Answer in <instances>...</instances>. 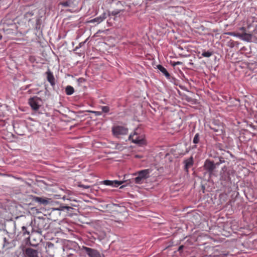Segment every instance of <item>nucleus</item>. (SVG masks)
<instances>
[{"label":"nucleus","mask_w":257,"mask_h":257,"mask_svg":"<svg viewBox=\"0 0 257 257\" xmlns=\"http://www.w3.org/2000/svg\"><path fill=\"white\" fill-rule=\"evenodd\" d=\"M221 178H222V179H223L224 180H230V177H229V175L228 173H227V175H225L224 177L223 176V175H222Z\"/></svg>","instance_id":"obj_22"},{"label":"nucleus","mask_w":257,"mask_h":257,"mask_svg":"<svg viewBox=\"0 0 257 257\" xmlns=\"http://www.w3.org/2000/svg\"><path fill=\"white\" fill-rule=\"evenodd\" d=\"M2 36L0 35V40L2 39Z\"/></svg>","instance_id":"obj_33"},{"label":"nucleus","mask_w":257,"mask_h":257,"mask_svg":"<svg viewBox=\"0 0 257 257\" xmlns=\"http://www.w3.org/2000/svg\"><path fill=\"white\" fill-rule=\"evenodd\" d=\"M92 113H94L96 116H99L102 114V112L98 111H92Z\"/></svg>","instance_id":"obj_23"},{"label":"nucleus","mask_w":257,"mask_h":257,"mask_svg":"<svg viewBox=\"0 0 257 257\" xmlns=\"http://www.w3.org/2000/svg\"><path fill=\"white\" fill-rule=\"evenodd\" d=\"M227 34L230 36L238 37L240 39L247 42H250L252 37V35L251 34H240L239 33L228 32Z\"/></svg>","instance_id":"obj_4"},{"label":"nucleus","mask_w":257,"mask_h":257,"mask_svg":"<svg viewBox=\"0 0 257 257\" xmlns=\"http://www.w3.org/2000/svg\"><path fill=\"white\" fill-rule=\"evenodd\" d=\"M100 184H104L107 186H111L113 187H118L122 184V181L117 180L110 181V180H104L100 182Z\"/></svg>","instance_id":"obj_10"},{"label":"nucleus","mask_w":257,"mask_h":257,"mask_svg":"<svg viewBox=\"0 0 257 257\" xmlns=\"http://www.w3.org/2000/svg\"><path fill=\"white\" fill-rule=\"evenodd\" d=\"M194 160L192 156H191L187 159L184 161V164L185 165V170L186 172L188 171V169L192 167L193 165Z\"/></svg>","instance_id":"obj_11"},{"label":"nucleus","mask_w":257,"mask_h":257,"mask_svg":"<svg viewBox=\"0 0 257 257\" xmlns=\"http://www.w3.org/2000/svg\"><path fill=\"white\" fill-rule=\"evenodd\" d=\"M101 109L102 110V112L105 113H107L109 111V107L108 106H101Z\"/></svg>","instance_id":"obj_21"},{"label":"nucleus","mask_w":257,"mask_h":257,"mask_svg":"<svg viewBox=\"0 0 257 257\" xmlns=\"http://www.w3.org/2000/svg\"><path fill=\"white\" fill-rule=\"evenodd\" d=\"M70 208L71 207L69 206L61 205L59 208H53V210H64L65 209L69 210Z\"/></svg>","instance_id":"obj_17"},{"label":"nucleus","mask_w":257,"mask_h":257,"mask_svg":"<svg viewBox=\"0 0 257 257\" xmlns=\"http://www.w3.org/2000/svg\"><path fill=\"white\" fill-rule=\"evenodd\" d=\"M74 92V88L70 85L67 86L65 88V92L67 95H72Z\"/></svg>","instance_id":"obj_14"},{"label":"nucleus","mask_w":257,"mask_h":257,"mask_svg":"<svg viewBox=\"0 0 257 257\" xmlns=\"http://www.w3.org/2000/svg\"><path fill=\"white\" fill-rule=\"evenodd\" d=\"M107 17V15L105 13H103L100 16L96 17L90 21L91 23L96 22L98 24L104 21Z\"/></svg>","instance_id":"obj_12"},{"label":"nucleus","mask_w":257,"mask_h":257,"mask_svg":"<svg viewBox=\"0 0 257 257\" xmlns=\"http://www.w3.org/2000/svg\"><path fill=\"white\" fill-rule=\"evenodd\" d=\"M182 64V62H180V61H177V62H174L172 65L174 66H177V65H180Z\"/></svg>","instance_id":"obj_26"},{"label":"nucleus","mask_w":257,"mask_h":257,"mask_svg":"<svg viewBox=\"0 0 257 257\" xmlns=\"http://www.w3.org/2000/svg\"><path fill=\"white\" fill-rule=\"evenodd\" d=\"M204 169L207 171L210 174L212 173L215 168V165L213 162L209 160L205 161L204 164Z\"/></svg>","instance_id":"obj_9"},{"label":"nucleus","mask_w":257,"mask_h":257,"mask_svg":"<svg viewBox=\"0 0 257 257\" xmlns=\"http://www.w3.org/2000/svg\"><path fill=\"white\" fill-rule=\"evenodd\" d=\"M199 141H200V135L198 133H197L195 135V136L193 138V143L195 144H197L199 143Z\"/></svg>","instance_id":"obj_18"},{"label":"nucleus","mask_w":257,"mask_h":257,"mask_svg":"<svg viewBox=\"0 0 257 257\" xmlns=\"http://www.w3.org/2000/svg\"><path fill=\"white\" fill-rule=\"evenodd\" d=\"M36 201L43 204H47L48 202L46 199L38 197L36 198Z\"/></svg>","instance_id":"obj_19"},{"label":"nucleus","mask_w":257,"mask_h":257,"mask_svg":"<svg viewBox=\"0 0 257 257\" xmlns=\"http://www.w3.org/2000/svg\"><path fill=\"white\" fill-rule=\"evenodd\" d=\"M212 55V53L209 51H205L202 53V56L204 57H209Z\"/></svg>","instance_id":"obj_20"},{"label":"nucleus","mask_w":257,"mask_h":257,"mask_svg":"<svg viewBox=\"0 0 257 257\" xmlns=\"http://www.w3.org/2000/svg\"><path fill=\"white\" fill-rule=\"evenodd\" d=\"M4 244H3V246L4 247H6L7 246V244L9 243L7 241V240L6 239V237H5L4 238Z\"/></svg>","instance_id":"obj_27"},{"label":"nucleus","mask_w":257,"mask_h":257,"mask_svg":"<svg viewBox=\"0 0 257 257\" xmlns=\"http://www.w3.org/2000/svg\"><path fill=\"white\" fill-rule=\"evenodd\" d=\"M80 186L81 187H82V188H85V189H88L89 188V186H86V185H81Z\"/></svg>","instance_id":"obj_29"},{"label":"nucleus","mask_w":257,"mask_h":257,"mask_svg":"<svg viewBox=\"0 0 257 257\" xmlns=\"http://www.w3.org/2000/svg\"><path fill=\"white\" fill-rule=\"evenodd\" d=\"M28 103L33 110H38L42 105V100L38 96H34L29 98Z\"/></svg>","instance_id":"obj_3"},{"label":"nucleus","mask_w":257,"mask_h":257,"mask_svg":"<svg viewBox=\"0 0 257 257\" xmlns=\"http://www.w3.org/2000/svg\"><path fill=\"white\" fill-rule=\"evenodd\" d=\"M47 80L51 85L54 84V77L53 74L50 72L48 73Z\"/></svg>","instance_id":"obj_16"},{"label":"nucleus","mask_w":257,"mask_h":257,"mask_svg":"<svg viewBox=\"0 0 257 257\" xmlns=\"http://www.w3.org/2000/svg\"><path fill=\"white\" fill-rule=\"evenodd\" d=\"M83 250L89 257H101L100 253L96 249L83 246Z\"/></svg>","instance_id":"obj_5"},{"label":"nucleus","mask_w":257,"mask_h":257,"mask_svg":"<svg viewBox=\"0 0 257 257\" xmlns=\"http://www.w3.org/2000/svg\"><path fill=\"white\" fill-rule=\"evenodd\" d=\"M157 68L168 78L170 76L167 69L161 65H157Z\"/></svg>","instance_id":"obj_13"},{"label":"nucleus","mask_w":257,"mask_h":257,"mask_svg":"<svg viewBox=\"0 0 257 257\" xmlns=\"http://www.w3.org/2000/svg\"><path fill=\"white\" fill-rule=\"evenodd\" d=\"M239 30L242 32V33L241 34H244V33L245 34H247L246 32V29L244 27H240L239 28Z\"/></svg>","instance_id":"obj_24"},{"label":"nucleus","mask_w":257,"mask_h":257,"mask_svg":"<svg viewBox=\"0 0 257 257\" xmlns=\"http://www.w3.org/2000/svg\"><path fill=\"white\" fill-rule=\"evenodd\" d=\"M228 254V252L227 251H222V253H221L219 255H218L219 256H226L227 254Z\"/></svg>","instance_id":"obj_25"},{"label":"nucleus","mask_w":257,"mask_h":257,"mask_svg":"<svg viewBox=\"0 0 257 257\" xmlns=\"http://www.w3.org/2000/svg\"><path fill=\"white\" fill-rule=\"evenodd\" d=\"M210 127L216 133L217 135H220L223 133L224 127L222 124L221 123L218 124L215 122L212 123Z\"/></svg>","instance_id":"obj_8"},{"label":"nucleus","mask_w":257,"mask_h":257,"mask_svg":"<svg viewBox=\"0 0 257 257\" xmlns=\"http://www.w3.org/2000/svg\"><path fill=\"white\" fill-rule=\"evenodd\" d=\"M183 247H184L183 245L180 246L178 248V251H180L183 248Z\"/></svg>","instance_id":"obj_30"},{"label":"nucleus","mask_w":257,"mask_h":257,"mask_svg":"<svg viewBox=\"0 0 257 257\" xmlns=\"http://www.w3.org/2000/svg\"><path fill=\"white\" fill-rule=\"evenodd\" d=\"M23 252L25 257H39L38 250L30 247L26 248Z\"/></svg>","instance_id":"obj_6"},{"label":"nucleus","mask_w":257,"mask_h":257,"mask_svg":"<svg viewBox=\"0 0 257 257\" xmlns=\"http://www.w3.org/2000/svg\"><path fill=\"white\" fill-rule=\"evenodd\" d=\"M3 106V104L0 102V107H1Z\"/></svg>","instance_id":"obj_32"},{"label":"nucleus","mask_w":257,"mask_h":257,"mask_svg":"<svg viewBox=\"0 0 257 257\" xmlns=\"http://www.w3.org/2000/svg\"><path fill=\"white\" fill-rule=\"evenodd\" d=\"M138 131V129L135 130L134 133L130 135L129 140L134 143L142 145L145 143L144 136L139 134Z\"/></svg>","instance_id":"obj_2"},{"label":"nucleus","mask_w":257,"mask_h":257,"mask_svg":"<svg viewBox=\"0 0 257 257\" xmlns=\"http://www.w3.org/2000/svg\"><path fill=\"white\" fill-rule=\"evenodd\" d=\"M73 4V1L72 0H68L65 2H60L59 5H61L64 7H69Z\"/></svg>","instance_id":"obj_15"},{"label":"nucleus","mask_w":257,"mask_h":257,"mask_svg":"<svg viewBox=\"0 0 257 257\" xmlns=\"http://www.w3.org/2000/svg\"><path fill=\"white\" fill-rule=\"evenodd\" d=\"M150 171L149 169H145L137 172L135 175H138V176L135 178V182L136 184H141L143 183L144 180L149 177Z\"/></svg>","instance_id":"obj_1"},{"label":"nucleus","mask_w":257,"mask_h":257,"mask_svg":"<svg viewBox=\"0 0 257 257\" xmlns=\"http://www.w3.org/2000/svg\"><path fill=\"white\" fill-rule=\"evenodd\" d=\"M85 43V42H81V43H80L79 44V46L76 47V49H78L79 48H80Z\"/></svg>","instance_id":"obj_28"},{"label":"nucleus","mask_w":257,"mask_h":257,"mask_svg":"<svg viewBox=\"0 0 257 257\" xmlns=\"http://www.w3.org/2000/svg\"><path fill=\"white\" fill-rule=\"evenodd\" d=\"M118 13V12H112V15H116Z\"/></svg>","instance_id":"obj_31"},{"label":"nucleus","mask_w":257,"mask_h":257,"mask_svg":"<svg viewBox=\"0 0 257 257\" xmlns=\"http://www.w3.org/2000/svg\"><path fill=\"white\" fill-rule=\"evenodd\" d=\"M112 132L115 136L124 135L127 133L128 130L122 126H116L113 127Z\"/></svg>","instance_id":"obj_7"}]
</instances>
